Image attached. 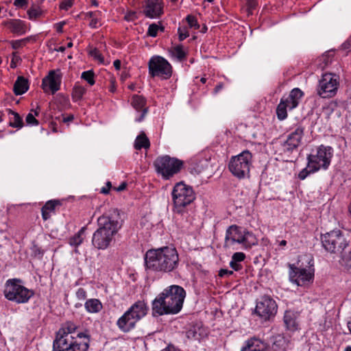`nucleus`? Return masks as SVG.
I'll return each mask as SVG.
<instances>
[{
	"instance_id": "f257e3e1",
	"label": "nucleus",
	"mask_w": 351,
	"mask_h": 351,
	"mask_svg": "<svg viewBox=\"0 0 351 351\" xmlns=\"http://www.w3.org/2000/svg\"><path fill=\"white\" fill-rule=\"evenodd\" d=\"M79 326L73 321H66L56 333L53 342V351H87L90 342V332L88 329L77 331Z\"/></svg>"
},
{
	"instance_id": "f03ea898",
	"label": "nucleus",
	"mask_w": 351,
	"mask_h": 351,
	"mask_svg": "<svg viewBox=\"0 0 351 351\" xmlns=\"http://www.w3.org/2000/svg\"><path fill=\"white\" fill-rule=\"evenodd\" d=\"M147 272L171 273L179 266V255L175 247L164 246L148 250L143 256Z\"/></svg>"
},
{
	"instance_id": "7ed1b4c3",
	"label": "nucleus",
	"mask_w": 351,
	"mask_h": 351,
	"mask_svg": "<svg viewBox=\"0 0 351 351\" xmlns=\"http://www.w3.org/2000/svg\"><path fill=\"white\" fill-rule=\"evenodd\" d=\"M98 228L93 234L92 244L98 250H106L123 225L120 212L110 208L97 219Z\"/></svg>"
},
{
	"instance_id": "20e7f679",
	"label": "nucleus",
	"mask_w": 351,
	"mask_h": 351,
	"mask_svg": "<svg viewBox=\"0 0 351 351\" xmlns=\"http://www.w3.org/2000/svg\"><path fill=\"white\" fill-rule=\"evenodd\" d=\"M186 294L181 286L173 285L166 287L152 302V316L178 314L182 308Z\"/></svg>"
},
{
	"instance_id": "39448f33",
	"label": "nucleus",
	"mask_w": 351,
	"mask_h": 351,
	"mask_svg": "<svg viewBox=\"0 0 351 351\" xmlns=\"http://www.w3.org/2000/svg\"><path fill=\"white\" fill-rule=\"evenodd\" d=\"M148 310L149 307L144 301L136 302L118 319L117 327L123 332H129L135 328L136 323L147 315Z\"/></svg>"
},
{
	"instance_id": "423d86ee",
	"label": "nucleus",
	"mask_w": 351,
	"mask_h": 351,
	"mask_svg": "<svg viewBox=\"0 0 351 351\" xmlns=\"http://www.w3.org/2000/svg\"><path fill=\"white\" fill-rule=\"evenodd\" d=\"M304 134V128L299 125L291 132L285 141L280 144V155L287 162H293L297 160L299 147L302 145Z\"/></svg>"
},
{
	"instance_id": "0eeeda50",
	"label": "nucleus",
	"mask_w": 351,
	"mask_h": 351,
	"mask_svg": "<svg viewBox=\"0 0 351 351\" xmlns=\"http://www.w3.org/2000/svg\"><path fill=\"white\" fill-rule=\"evenodd\" d=\"M320 240L324 249L331 254H341L350 247V240L339 229L321 234Z\"/></svg>"
},
{
	"instance_id": "6e6552de",
	"label": "nucleus",
	"mask_w": 351,
	"mask_h": 351,
	"mask_svg": "<svg viewBox=\"0 0 351 351\" xmlns=\"http://www.w3.org/2000/svg\"><path fill=\"white\" fill-rule=\"evenodd\" d=\"M173 202V212L183 215L186 213V208L195 199V193L189 185L184 182H180L175 184L171 192Z\"/></svg>"
},
{
	"instance_id": "1a4fd4ad",
	"label": "nucleus",
	"mask_w": 351,
	"mask_h": 351,
	"mask_svg": "<svg viewBox=\"0 0 351 351\" xmlns=\"http://www.w3.org/2000/svg\"><path fill=\"white\" fill-rule=\"evenodd\" d=\"M184 161L169 155L158 156L154 161L156 173L163 180H168L179 173L184 167Z\"/></svg>"
},
{
	"instance_id": "9d476101",
	"label": "nucleus",
	"mask_w": 351,
	"mask_h": 351,
	"mask_svg": "<svg viewBox=\"0 0 351 351\" xmlns=\"http://www.w3.org/2000/svg\"><path fill=\"white\" fill-rule=\"evenodd\" d=\"M236 243L242 244L245 249H249L258 243V239L252 232L237 225H231L226 231L225 246L228 247Z\"/></svg>"
},
{
	"instance_id": "9b49d317",
	"label": "nucleus",
	"mask_w": 351,
	"mask_h": 351,
	"mask_svg": "<svg viewBox=\"0 0 351 351\" xmlns=\"http://www.w3.org/2000/svg\"><path fill=\"white\" fill-rule=\"evenodd\" d=\"M252 164V153L248 150H244L230 158L228 169L234 176L239 179H243L250 177Z\"/></svg>"
},
{
	"instance_id": "f8f14e48",
	"label": "nucleus",
	"mask_w": 351,
	"mask_h": 351,
	"mask_svg": "<svg viewBox=\"0 0 351 351\" xmlns=\"http://www.w3.org/2000/svg\"><path fill=\"white\" fill-rule=\"evenodd\" d=\"M21 282L19 279L7 280L4 290L6 299L19 304L26 303L34 295V291L20 285Z\"/></svg>"
},
{
	"instance_id": "ddd939ff",
	"label": "nucleus",
	"mask_w": 351,
	"mask_h": 351,
	"mask_svg": "<svg viewBox=\"0 0 351 351\" xmlns=\"http://www.w3.org/2000/svg\"><path fill=\"white\" fill-rule=\"evenodd\" d=\"M334 149L330 146L321 145L317 147L315 154L307 156L308 166L313 167L312 171H318L322 169L326 170L330 165Z\"/></svg>"
},
{
	"instance_id": "4468645a",
	"label": "nucleus",
	"mask_w": 351,
	"mask_h": 351,
	"mask_svg": "<svg viewBox=\"0 0 351 351\" xmlns=\"http://www.w3.org/2000/svg\"><path fill=\"white\" fill-rule=\"evenodd\" d=\"M149 75L152 77L168 80L172 75V66L163 57L154 56L148 62Z\"/></svg>"
},
{
	"instance_id": "2eb2a0df",
	"label": "nucleus",
	"mask_w": 351,
	"mask_h": 351,
	"mask_svg": "<svg viewBox=\"0 0 351 351\" xmlns=\"http://www.w3.org/2000/svg\"><path fill=\"white\" fill-rule=\"evenodd\" d=\"M339 77L330 73L322 75L317 87V93L322 98L333 97L339 88Z\"/></svg>"
},
{
	"instance_id": "dca6fc26",
	"label": "nucleus",
	"mask_w": 351,
	"mask_h": 351,
	"mask_svg": "<svg viewBox=\"0 0 351 351\" xmlns=\"http://www.w3.org/2000/svg\"><path fill=\"white\" fill-rule=\"evenodd\" d=\"M278 306L274 300L269 296H263L257 302L255 313L264 320H269L277 313Z\"/></svg>"
},
{
	"instance_id": "f3484780",
	"label": "nucleus",
	"mask_w": 351,
	"mask_h": 351,
	"mask_svg": "<svg viewBox=\"0 0 351 351\" xmlns=\"http://www.w3.org/2000/svg\"><path fill=\"white\" fill-rule=\"evenodd\" d=\"M289 280L298 286H305L312 282L314 274L305 268H300L293 264H289Z\"/></svg>"
},
{
	"instance_id": "a211bd4d",
	"label": "nucleus",
	"mask_w": 351,
	"mask_h": 351,
	"mask_svg": "<svg viewBox=\"0 0 351 351\" xmlns=\"http://www.w3.org/2000/svg\"><path fill=\"white\" fill-rule=\"evenodd\" d=\"M61 81L62 75L60 71L51 70L43 79L41 87L45 93H47L50 90L53 95L60 90Z\"/></svg>"
},
{
	"instance_id": "6ab92c4d",
	"label": "nucleus",
	"mask_w": 351,
	"mask_h": 351,
	"mask_svg": "<svg viewBox=\"0 0 351 351\" xmlns=\"http://www.w3.org/2000/svg\"><path fill=\"white\" fill-rule=\"evenodd\" d=\"M143 14L149 19H158L164 14V3L162 0H146Z\"/></svg>"
},
{
	"instance_id": "aec40b11",
	"label": "nucleus",
	"mask_w": 351,
	"mask_h": 351,
	"mask_svg": "<svg viewBox=\"0 0 351 351\" xmlns=\"http://www.w3.org/2000/svg\"><path fill=\"white\" fill-rule=\"evenodd\" d=\"M147 101L145 98L142 95H134L132 97L131 99V105L138 112H140V116L136 117L135 121L136 122L142 121L145 115L148 112V108L146 107Z\"/></svg>"
},
{
	"instance_id": "412c9836",
	"label": "nucleus",
	"mask_w": 351,
	"mask_h": 351,
	"mask_svg": "<svg viewBox=\"0 0 351 351\" xmlns=\"http://www.w3.org/2000/svg\"><path fill=\"white\" fill-rule=\"evenodd\" d=\"M2 25L6 27L11 33L17 36L24 35L27 31L26 23L21 19H8L3 21Z\"/></svg>"
},
{
	"instance_id": "4be33fe9",
	"label": "nucleus",
	"mask_w": 351,
	"mask_h": 351,
	"mask_svg": "<svg viewBox=\"0 0 351 351\" xmlns=\"http://www.w3.org/2000/svg\"><path fill=\"white\" fill-rule=\"evenodd\" d=\"M304 93L299 88H295L292 89L287 97H284V101L288 105L289 110H293L298 107Z\"/></svg>"
},
{
	"instance_id": "5701e85b",
	"label": "nucleus",
	"mask_w": 351,
	"mask_h": 351,
	"mask_svg": "<svg viewBox=\"0 0 351 351\" xmlns=\"http://www.w3.org/2000/svg\"><path fill=\"white\" fill-rule=\"evenodd\" d=\"M62 205L59 199H51L47 201L41 208L42 218L44 221L48 220L52 214H55L56 208Z\"/></svg>"
},
{
	"instance_id": "b1692460",
	"label": "nucleus",
	"mask_w": 351,
	"mask_h": 351,
	"mask_svg": "<svg viewBox=\"0 0 351 351\" xmlns=\"http://www.w3.org/2000/svg\"><path fill=\"white\" fill-rule=\"evenodd\" d=\"M298 313L293 311H286L284 315V323L287 330L295 331L298 329Z\"/></svg>"
},
{
	"instance_id": "393cba45",
	"label": "nucleus",
	"mask_w": 351,
	"mask_h": 351,
	"mask_svg": "<svg viewBox=\"0 0 351 351\" xmlns=\"http://www.w3.org/2000/svg\"><path fill=\"white\" fill-rule=\"evenodd\" d=\"M241 351H265V345L258 339L251 338L245 342Z\"/></svg>"
},
{
	"instance_id": "a878e982",
	"label": "nucleus",
	"mask_w": 351,
	"mask_h": 351,
	"mask_svg": "<svg viewBox=\"0 0 351 351\" xmlns=\"http://www.w3.org/2000/svg\"><path fill=\"white\" fill-rule=\"evenodd\" d=\"M29 82L23 76H19L14 84L13 91L16 95H21L27 91Z\"/></svg>"
},
{
	"instance_id": "bb28decb",
	"label": "nucleus",
	"mask_w": 351,
	"mask_h": 351,
	"mask_svg": "<svg viewBox=\"0 0 351 351\" xmlns=\"http://www.w3.org/2000/svg\"><path fill=\"white\" fill-rule=\"evenodd\" d=\"M84 307L88 313H97L101 311L103 305L99 300L92 298L86 301Z\"/></svg>"
},
{
	"instance_id": "cd10ccee",
	"label": "nucleus",
	"mask_w": 351,
	"mask_h": 351,
	"mask_svg": "<svg viewBox=\"0 0 351 351\" xmlns=\"http://www.w3.org/2000/svg\"><path fill=\"white\" fill-rule=\"evenodd\" d=\"M9 116V125L12 128H21L24 123L22 118L19 113L12 110L11 109H7Z\"/></svg>"
},
{
	"instance_id": "c85d7f7f",
	"label": "nucleus",
	"mask_w": 351,
	"mask_h": 351,
	"mask_svg": "<svg viewBox=\"0 0 351 351\" xmlns=\"http://www.w3.org/2000/svg\"><path fill=\"white\" fill-rule=\"evenodd\" d=\"M86 88L79 84H75L71 93V97L74 102H77L82 99L83 96L86 93Z\"/></svg>"
},
{
	"instance_id": "c756f323",
	"label": "nucleus",
	"mask_w": 351,
	"mask_h": 351,
	"mask_svg": "<svg viewBox=\"0 0 351 351\" xmlns=\"http://www.w3.org/2000/svg\"><path fill=\"white\" fill-rule=\"evenodd\" d=\"M149 140L144 132H142L136 137L134 142V148L136 149L141 150L142 148L147 149L149 148Z\"/></svg>"
},
{
	"instance_id": "7c9ffc66",
	"label": "nucleus",
	"mask_w": 351,
	"mask_h": 351,
	"mask_svg": "<svg viewBox=\"0 0 351 351\" xmlns=\"http://www.w3.org/2000/svg\"><path fill=\"white\" fill-rule=\"evenodd\" d=\"M86 228L82 227L77 233L69 238V244L75 247L80 245L84 241L83 235L84 234Z\"/></svg>"
},
{
	"instance_id": "2f4dec72",
	"label": "nucleus",
	"mask_w": 351,
	"mask_h": 351,
	"mask_svg": "<svg viewBox=\"0 0 351 351\" xmlns=\"http://www.w3.org/2000/svg\"><path fill=\"white\" fill-rule=\"evenodd\" d=\"M287 109H289L288 105L285 104L282 97L276 108V114L279 120L282 121L287 117Z\"/></svg>"
},
{
	"instance_id": "473e14b6",
	"label": "nucleus",
	"mask_w": 351,
	"mask_h": 351,
	"mask_svg": "<svg viewBox=\"0 0 351 351\" xmlns=\"http://www.w3.org/2000/svg\"><path fill=\"white\" fill-rule=\"evenodd\" d=\"M341 264L348 269H351V247H349L341 254Z\"/></svg>"
},
{
	"instance_id": "72a5a7b5",
	"label": "nucleus",
	"mask_w": 351,
	"mask_h": 351,
	"mask_svg": "<svg viewBox=\"0 0 351 351\" xmlns=\"http://www.w3.org/2000/svg\"><path fill=\"white\" fill-rule=\"evenodd\" d=\"M172 53L173 56L176 57L180 61L184 60L186 57V53L184 51L182 45H178L173 47Z\"/></svg>"
},
{
	"instance_id": "f704fd0d",
	"label": "nucleus",
	"mask_w": 351,
	"mask_h": 351,
	"mask_svg": "<svg viewBox=\"0 0 351 351\" xmlns=\"http://www.w3.org/2000/svg\"><path fill=\"white\" fill-rule=\"evenodd\" d=\"M81 78L86 81L90 86L95 83V73L92 70L84 71L82 73Z\"/></svg>"
},
{
	"instance_id": "c9c22d12",
	"label": "nucleus",
	"mask_w": 351,
	"mask_h": 351,
	"mask_svg": "<svg viewBox=\"0 0 351 351\" xmlns=\"http://www.w3.org/2000/svg\"><path fill=\"white\" fill-rule=\"evenodd\" d=\"M29 37H27L23 39L20 40H11L10 42L12 49H18L19 48L23 47L24 45H26L27 42L29 41Z\"/></svg>"
},
{
	"instance_id": "e433bc0d",
	"label": "nucleus",
	"mask_w": 351,
	"mask_h": 351,
	"mask_svg": "<svg viewBox=\"0 0 351 351\" xmlns=\"http://www.w3.org/2000/svg\"><path fill=\"white\" fill-rule=\"evenodd\" d=\"M42 14V11L39 8H30L27 10V15L30 20L36 19Z\"/></svg>"
},
{
	"instance_id": "4c0bfd02",
	"label": "nucleus",
	"mask_w": 351,
	"mask_h": 351,
	"mask_svg": "<svg viewBox=\"0 0 351 351\" xmlns=\"http://www.w3.org/2000/svg\"><path fill=\"white\" fill-rule=\"evenodd\" d=\"M32 255L34 257L42 258L44 254V250H43L37 244L34 242L32 243L31 247Z\"/></svg>"
},
{
	"instance_id": "58836bf2",
	"label": "nucleus",
	"mask_w": 351,
	"mask_h": 351,
	"mask_svg": "<svg viewBox=\"0 0 351 351\" xmlns=\"http://www.w3.org/2000/svg\"><path fill=\"white\" fill-rule=\"evenodd\" d=\"M186 21H187L189 26L191 28H193L195 29H198L200 27L197 22L196 17L193 15H191V14L188 15L186 17Z\"/></svg>"
},
{
	"instance_id": "ea45409f",
	"label": "nucleus",
	"mask_w": 351,
	"mask_h": 351,
	"mask_svg": "<svg viewBox=\"0 0 351 351\" xmlns=\"http://www.w3.org/2000/svg\"><path fill=\"white\" fill-rule=\"evenodd\" d=\"M313 169V167H312L311 166L307 165L306 168L303 169L302 170H301L300 171V173H298V178L301 180H303L309 174L315 173L316 171H312Z\"/></svg>"
},
{
	"instance_id": "a19ab883",
	"label": "nucleus",
	"mask_w": 351,
	"mask_h": 351,
	"mask_svg": "<svg viewBox=\"0 0 351 351\" xmlns=\"http://www.w3.org/2000/svg\"><path fill=\"white\" fill-rule=\"evenodd\" d=\"M158 32V24L152 23L149 25L147 32V36L155 38L157 36Z\"/></svg>"
},
{
	"instance_id": "79ce46f5",
	"label": "nucleus",
	"mask_w": 351,
	"mask_h": 351,
	"mask_svg": "<svg viewBox=\"0 0 351 351\" xmlns=\"http://www.w3.org/2000/svg\"><path fill=\"white\" fill-rule=\"evenodd\" d=\"M178 37L180 41L184 40L189 36V33L186 27H180L178 29Z\"/></svg>"
},
{
	"instance_id": "37998d69",
	"label": "nucleus",
	"mask_w": 351,
	"mask_h": 351,
	"mask_svg": "<svg viewBox=\"0 0 351 351\" xmlns=\"http://www.w3.org/2000/svg\"><path fill=\"white\" fill-rule=\"evenodd\" d=\"M12 60L10 62V67L12 69H15L17 66L18 63H20L22 61L21 57L18 55L17 52H13L12 53Z\"/></svg>"
},
{
	"instance_id": "c03bdc74",
	"label": "nucleus",
	"mask_w": 351,
	"mask_h": 351,
	"mask_svg": "<svg viewBox=\"0 0 351 351\" xmlns=\"http://www.w3.org/2000/svg\"><path fill=\"white\" fill-rule=\"evenodd\" d=\"M89 53L91 56H93L95 60H97L99 62H104V58L97 48H94L93 49L90 50Z\"/></svg>"
},
{
	"instance_id": "a18cd8bd",
	"label": "nucleus",
	"mask_w": 351,
	"mask_h": 351,
	"mask_svg": "<svg viewBox=\"0 0 351 351\" xmlns=\"http://www.w3.org/2000/svg\"><path fill=\"white\" fill-rule=\"evenodd\" d=\"M25 121L28 125H38L39 124L38 121L35 118V116L32 113L27 114Z\"/></svg>"
},
{
	"instance_id": "49530a36",
	"label": "nucleus",
	"mask_w": 351,
	"mask_h": 351,
	"mask_svg": "<svg viewBox=\"0 0 351 351\" xmlns=\"http://www.w3.org/2000/svg\"><path fill=\"white\" fill-rule=\"evenodd\" d=\"M245 258V254L243 252H235L232 256V260L234 262L240 263Z\"/></svg>"
},
{
	"instance_id": "de8ad7c7",
	"label": "nucleus",
	"mask_w": 351,
	"mask_h": 351,
	"mask_svg": "<svg viewBox=\"0 0 351 351\" xmlns=\"http://www.w3.org/2000/svg\"><path fill=\"white\" fill-rule=\"evenodd\" d=\"M137 14L135 11H129L124 16V19L127 21H133L137 19Z\"/></svg>"
},
{
	"instance_id": "09e8293b",
	"label": "nucleus",
	"mask_w": 351,
	"mask_h": 351,
	"mask_svg": "<svg viewBox=\"0 0 351 351\" xmlns=\"http://www.w3.org/2000/svg\"><path fill=\"white\" fill-rule=\"evenodd\" d=\"M73 0H64L61 2L60 8L61 10H68L73 6Z\"/></svg>"
},
{
	"instance_id": "8fccbe9b",
	"label": "nucleus",
	"mask_w": 351,
	"mask_h": 351,
	"mask_svg": "<svg viewBox=\"0 0 351 351\" xmlns=\"http://www.w3.org/2000/svg\"><path fill=\"white\" fill-rule=\"evenodd\" d=\"M76 297L78 300H84L86 298V291L83 288H79L76 292Z\"/></svg>"
},
{
	"instance_id": "3c124183",
	"label": "nucleus",
	"mask_w": 351,
	"mask_h": 351,
	"mask_svg": "<svg viewBox=\"0 0 351 351\" xmlns=\"http://www.w3.org/2000/svg\"><path fill=\"white\" fill-rule=\"evenodd\" d=\"M112 183L110 181H108L106 183V186L102 187L100 190V193L104 195H108L110 193V190L112 189Z\"/></svg>"
},
{
	"instance_id": "603ef678",
	"label": "nucleus",
	"mask_w": 351,
	"mask_h": 351,
	"mask_svg": "<svg viewBox=\"0 0 351 351\" xmlns=\"http://www.w3.org/2000/svg\"><path fill=\"white\" fill-rule=\"evenodd\" d=\"M234 274L233 271L229 270L227 269H221L219 271V276L221 278H223L226 276H230Z\"/></svg>"
},
{
	"instance_id": "864d4df0",
	"label": "nucleus",
	"mask_w": 351,
	"mask_h": 351,
	"mask_svg": "<svg viewBox=\"0 0 351 351\" xmlns=\"http://www.w3.org/2000/svg\"><path fill=\"white\" fill-rule=\"evenodd\" d=\"M245 4L249 10H254L258 5L256 0H245Z\"/></svg>"
},
{
	"instance_id": "5fc2aeb1",
	"label": "nucleus",
	"mask_w": 351,
	"mask_h": 351,
	"mask_svg": "<svg viewBox=\"0 0 351 351\" xmlns=\"http://www.w3.org/2000/svg\"><path fill=\"white\" fill-rule=\"evenodd\" d=\"M230 267L234 269L236 271H240L242 269L243 267L240 263L234 262V261L231 260L230 263Z\"/></svg>"
},
{
	"instance_id": "6e6d98bb",
	"label": "nucleus",
	"mask_w": 351,
	"mask_h": 351,
	"mask_svg": "<svg viewBox=\"0 0 351 351\" xmlns=\"http://www.w3.org/2000/svg\"><path fill=\"white\" fill-rule=\"evenodd\" d=\"M27 0H14V5L18 8H25L27 5Z\"/></svg>"
},
{
	"instance_id": "4d7b16f0",
	"label": "nucleus",
	"mask_w": 351,
	"mask_h": 351,
	"mask_svg": "<svg viewBox=\"0 0 351 351\" xmlns=\"http://www.w3.org/2000/svg\"><path fill=\"white\" fill-rule=\"evenodd\" d=\"M127 186H128L127 182H123L121 183V184L118 187L114 186L112 188V189L117 192H121V191H124L126 189Z\"/></svg>"
},
{
	"instance_id": "13d9d810",
	"label": "nucleus",
	"mask_w": 351,
	"mask_h": 351,
	"mask_svg": "<svg viewBox=\"0 0 351 351\" xmlns=\"http://www.w3.org/2000/svg\"><path fill=\"white\" fill-rule=\"evenodd\" d=\"M64 21H62L55 24V28L57 32L62 33L63 32V26L65 25Z\"/></svg>"
},
{
	"instance_id": "bf43d9fd",
	"label": "nucleus",
	"mask_w": 351,
	"mask_h": 351,
	"mask_svg": "<svg viewBox=\"0 0 351 351\" xmlns=\"http://www.w3.org/2000/svg\"><path fill=\"white\" fill-rule=\"evenodd\" d=\"M341 47L343 50L350 51L351 49V41L346 40L341 45Z\"/></svg>"
},
{
	"instance_id": "052dcab7",
	"label": "nucleus",
	"mask_w": 351,
	"mask_h": 351,
	"mask_svg": "<svg viewBox=\"0 0 351 351\" xmlns=\"http://www.w3.org/2000/svg\"><path fill=\"white\" fill-rule=\"evenodd\" d=\"M99 21L97 18H93L89 23V27L91 28H97Z\"/></svg>"
},
{
	"instance_id": "680f3d73",
	"label": "nucleus",
	"mask_w": 351,
	"mask_h": 351,
	"mask_svg": "<svg viewBox=\"0 0 351 351\" xmlns=\"http://www.w3.org/2000/svg\"><path fill=\"white\" fill-rule=\"evenodd\" d=\"M160 351H180V350L176 348L173 345L169 344Z\"/></svg>"
},
{
	"instance_id": "e2e57ef3",
	"label": "nucleus",
	"mask_w": 351,
	"mask_h": 351,
	"mask_svg": "<svg viewBox=\"0 0 351 351\" xmlns=\"http://www.w3.org/2000/svg\"><path fill=\"white\" fill-rule=\"evenodd\" d=\"M223 88V84L222 82L219 83L218 84L216 85V86L214 88V93H218Z\"/></svg>"
},
{
	"instance_id": "0e129e2a",
	"label": "nucleus",
	"mask_w": 351,
	"mask_h": 351,
	"mask_svg": "<svg viewBox=\"0 0 351 351\" xmlns=\"http://www.w3.org/2000/svg\"><path fill=\"white\" fill-rule=\"evenodd\" d=\"M113 65L116 70H120L121 66V62L119 60H116L113 62Z\"/></svg>"
},
{
	"instance_id": "69168bd1",
	"label": "nucleus",
	"mask_w": 351,
	"mask_h": 351,
	"mask_svg": "<svg viewBox=\"0 0 351 351\" xmlns=\"http://www.w3.org/2000/svg\"><path fill=\"white\" fill-rule=\"evenodd\" d=\"M73 119H74L73 115H69V116H68L66 117H64L63 118V122L64 123H66V122H69V121H71L73 120Z\"/></svg>"
},
{
	"instance_id": "338daca9",
	"label": "nucleus",
	"mask_w": 351,
	"mask_h": 351,
	"mask_svg": "<svg viewBox=\"0 0 351 351\" xmlns=\"http://www.w3.org/2000/svg\"><path fill=\"white\" fill-rule=\"evenodd\" d=\"M115 90H116L115 84L114 82L112 81L110 86L109 87V91H110L112 93H114Z\"/></svg>"
},
{
	"instance_id": "774afa93",
	"label": "nucleus",
	"mask_w": 351,
	"mask_h": 351,
	"mask_svg": "<svg viewBox=\"0 0 351 351\" xmlns=\"http://www.w3.org/2000/svg\"><path fill=\"white\" fill-rule=\"evenodd\" d=\"M95 13L93 12H88L86 14V18H90L91 19L94 18Z\"/></svg>"
}]
</instances>
